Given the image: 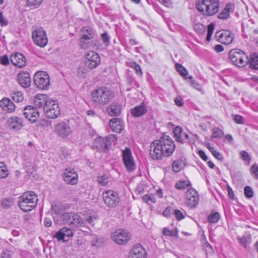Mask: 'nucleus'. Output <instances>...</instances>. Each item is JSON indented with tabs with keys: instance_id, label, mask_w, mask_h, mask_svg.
I'll return each instance as SVG.
<instances>
[{
	"instance_id": "obj_60",
	"label": "nucleus",
	"mask_w": 258,
	"mask_h": 258,
	"mask_svg": "<svg viewBox=\"0 0 258 258\" xmlns=\"http://www.w3.org/2000/svg\"><path fill=\"white\" fill-rule=\"evenodd\" d=\"M234 120L237 123L242 124L243 123V117L240 115H235Z\"/></svg>"
},
{
	"instance_id": "obj_55",
	"label": "nucleus",
	"mask_w": 258,
	"mask_h": 258,
	"mask_svg": "<svg viewBox=\"0 0 258 258\" xmlns=\"http://www.w3.org/2000/svg\"><path fill=\"white\" fill-rule=\"evenodd\" d=\"M174 214L178 220H180L184 218V216L183 213L178 210H175L174 211Z\"/></svg>"
},
{
	"instance_id": "obj_33",
	"label": "nucleus",
	"mask_w": 258,
	"mask_h": 258,
	"mask_svg": "<svg viewBox=\"0 0 258 258\" xmlns=\"http://www.w3.org/2000/svg\"><path fill=\"white\" fill-rule=\"evenodd\" d=\"M183 167V163L181 159L175 160L172 163V169L175 172H178Z\"/></svg>"
},
{
	"instance_id": "obj_2",
	"label": "nucleus",
	"mask_w": 258,
	"mask_h": 258,
	"mask_svg": "<svg viewBox=\"0 0 258 258\" xmlns=\"http://www.w3.org/2000/svg\"><path fill=\"white\" fill-rule=\"evenodd\" d=\"M114 97V93L109 88L105 87L98 88L91 92V99L96 105H105Z\"/></svg>"
},
{
	"instance_id": "obj_57",
	"label": "nucleus",
	"mask_w": 258,
	"mask_h": 258,
	"mask_svg": "<svg viewBox=\"0 0 258 258\" xmlns=\"http://www.w3.org/2000/svg\"><path fill=\"white\" fill-rule=\"evenodd\" d=\"M97 219V217L95 215H89L86 217V221L92 225L94 224V221Z\"/></svg>"
},
{
	"instance_id": "obj_40",
	"label": "nucleus",
	"mask_w": 258,
	"mask_h": 258,
	"mask_svg": "<svg viewBox=\"0 0 258 258\" xmlns=\"http://www.w3.org/2000/svg\"><path fill=\"white\" fill-rule=\"evenodd\" d=\"M163 234L166 236L177 237L178 235V231L177 229L170 230L169 228L165 227L163 229Z\"/></svg>"
},
{
	"instance_id": "obj_59",
	"label": "nucleus",
	"mask_w": 258,
	"mask_h": 258,
	"mask_svg": "<svg viewBox=\"0 0 258 258\" xmlns=\"http://www.w3.org/2000/svg\"><path fill=\"white\" fill-rule=\"evenodd\" d=\"M173 133L176 139H177V137L179 136V135L183 134V132L182 131L181 127L179 126L175 127Z\"/></svg>"
},
{
	"instance_id": "obj_29",
	"label": "nucleus",
	"mask_w": 258,
	"mask_h": 258,
	"mask_svg": "<svg viewBox=\"0 0 258 258\" xmlns=\"http://www.w3.org/2000/svg\"><path fill=\"white\" fill-rule=\"evenodd\" d=\"M147 111L146 106L144 103L131 109V114L135 117H140L145 114Z\"/></svg>"
},
{
	"instance_id": "obj_50",
	"label": "nucleus",
	"mask_w": 258,
	"mask_h": 258,
	"mask_svg": "<svg viewBox=\"0 0 258 258\" xmlns=\"http://www.w3.org/2000/svg\"><path fill=\"white\" fill-rule=\"evenodd\" d=\"M189 79L191 80L190 81L189 84L191 87H192L193 88H194L197 90H200V89H201L200 85L196 80H192V76H189L188 78H185V79Z\"/></svg>"
},
{
	"instance_id": "obj_28",
	"label": "nucleus",
	"mask_w": 258,
	"mask_h": 258,
	"mask_svg": "<svg viewBox=\"0 0 258 258\" xmlns=\"http://www.w3.org/2000/svg\"><path fill=\"white\" fill-rule=\"evenodd\" d=\"M50 99L48 98L46 95L37 94L34 99V103L37 108H40L45 105L48 100Z\"/></svg>"
},
{
	"instance_id": "obj_23",
	"label": "nucleus",
	"mask_w": 258,
	"mask_h": 258,
	"mask_svg": "<svg viewBox=\"0 0 258 258\" xmlns=\"http://www.w3.org/2000/svg\"><path fill=\"white\" fill-rule=\"evenodd\" d=\"M74 235V232L71 228L63 227L58 232H57L54 237L58 241L63 240L67 241L68 239H66V237L70 238Z\"/></svg>"
},
{
	"instance_id": "obj_51",
	"label": "nucleus",
	"mask_w": 258,
	"mask_h": 258,
	"mask_svg": "<svg viewBox=\"0 0 258 258\" xmlns=\"http://www.w3.org/2000/svg\"><path fill=\"white\" fill-rule=\"evenodd\" d=\"M203 245L207 254H213L214 251L213 249L209 243L206 242L203 244Z\"/></svg>"
},
{
	"instance_id": "obj_37",
	"label": "nucleus",
	"mask_w": 258,
	"mask_h": 258,
	"mask_svg": "<svg viewBox=\"0 0 258 258\" xmlns=\"http://www.w3.org/2000/svg\"><path fill=\"white\" fill-rule=\"evenodd\" d=\"M220 217V214L215 212L214 213H211L208 217V220L211 223H215L218 222Z\"/></svg>"
},
{
	"instance_id": "obj_25",
	"label": "nucleus",
	"mask_w": 258,
	"mask_h": 258,
	"mask_svg": "<svg viewBox=\"0 0 258 258\" xmlns=\"http://www.w3.org/2000/svg\"><path fill=\"white\" fill-rule=\"evenodd\" d=\"M107 112L111 116H119L121 111V106L117 102H113L106 108Z\"/></svg>"
},
{
	"instance_id": "obj_20",
	"label": "nucleus",
	"mask_w": 258,
	"mask_h": 258,
	"mask_svg": "<svg viewBox=\"0 0 258 258\" xmlns=\"http://www.w3.org/2000/svg\"><path fill=\"white\" fill-rule=\"evenodd\" d=\"M215 37L219 42L226 45L232 43L234 38L233 34L228 30L217 32Z\"/></svg>"
},
{
	"instance_id": "obj_7",
	"label": "nucleus",
	"mask_w": 258,
	"mask_h": 258,
	"mask_svg": "<svg viewBox=\"0 0 258 258\" xmlns=\"http://www.w3.org/2000/svg\"><path fill=\"white\" fill-rule=\"evenodd\" d=\"M103 199L105 204L110 208H114L118 205L120 199L118 193L114 190H107L103 192Z\"/></svg>"
},
{
	"instance_id": "obj_19",
	"label": "nucleus",
	"mask_w": 258,
	"mask_h": 258,
	"mask_svg": "<svg viewBox=\"0 0 258 258\" xmlns=\"http://www.w3.org/2000/svg\"><path fill=\"white\" fill-rule=\"evenodd\" d=\"M7 124L10 130L16 131L22 129L24 126L23 119L17 116L9 117L7 121Z\"/></svg>"
},
{
	"instance_id": "obj_14",
	"label": "nucleus",
	"mask_w": 258,
	"mask_h": 258,
	"mask_svg": "<svg viewBox=\"0 0 258 258\" xmlns=\"http://www.w3.org/2000/svg\"><path fill=\"white\" fill-rule=\"evenodd\" d=\"M62 178L67 184L74 185L78 182V176L75 169L69 167L64 170Z\"/></svg>"
},
{
	"instance_id": "obj_21",
	"label": "nucleus",
	"mask_w": 258,
	"mask_h": 258,
	"mask_svg": "<svg viewBox=\"0 0 258 258\" xmlns=\"http://www.w3.org/2000/svg\"><path fill=\"white\" fill-rule=\"evenodd\" d=\"M11 62L18 68H23L26 66V59L21 53H13L10 57Z\"/></svg>"
},
{
	"instance_id": "obj_12",
	"label": "nucleus",
	"mask_w": 258,
	"mask_h": 258,
	"mask_svg": "<svg viewBox=\"0 0 258 258\" xmlns=\"http://www.w3.org/2000/svg\"><path fill=\"white\" fill-rule=\"evenodd\" d=\"M111 139L110 136L105 138L97 137L94 140L93 147L98 151L105 152L111 145Z\"/></svg>"
},
{
	"instance_id": "obj_56",
	"label": "nucleus",
	"mask_w": 258,
	"mask_h": 258,
	"mask_svg": "<svg viewBox=\"0 0 258 258\" xmlns=\"http://www.w3.org/2000/svg\"><path fill=\"white\" fill-rule=\"evenodd\" d=\"M102 242V240L101 238L96 236L92 239V245L93 246H98V244L101 243Z\"/></svg>"
},
{
	"instance_id": "obj_38",
	"label": "nucleus",
	"mask_w": 258,
	"mask_h": 258,
	"mask_svg": "<svg viewBox=\"0 0 258 258\" xmlns=\"http://www.w3.org/2000/svg\"><path fill=\"white\" fill-rule=\"evenodd\" d=\"M175 69L177 72H178L180 75L183 76L185 79L186 76L188 74L187 70L184 68L181 64L177 63L175 64Z\"/></svg>"
},
{
	"instance_id": "obj_52",
	"label": "nucleus",
	"mask_w": 258,
	"mask_h": 258,
	"mask_svg": "<svg viewBox=\"0 0 258 258\" xmlns=\"http://www.w3.org/2000/svg\"><path fill=\"white\" fill-rule=\"evenodd\" d=\"M248 239L245 236H242L238 238V240L240 244L244 247H246L247 244L249 242Z\"/></svg>"
},
{
	"instance_id": "obj_54",
	"label": "nucleus",
	"mask_w": 258,
	"mask_h": 258,
	"mask_svg": "<svg viewBox=\"0 0 258 258\" xmlns=\"http://www.w3.org/2000/svg\"><path fill=\"white\" fill-rule=\"evenodd\" d=\"M0 63L4 66H7L9 64V59L7 55H5L0 56Z\"/></svg>"
},
{
	"instance_id": "obj_24",
	"label": "nucleus",
	"mask_w": 258,
	"mask_h": 258,
	"mask_svg": "<svg viewBox=\"0 0 258 258\" xmlns=\"http://www.w3.org/2000/svg\"><path fill=\"white\" fill-rule=\"evenodd\" d=\"M19 84L23 88H27L31 84V78L29 73L27 72L20 73L17 76Z\"/></svg>"
},
{
	"instance_id": "obj_47",
	"label": "nucleus",
	"mask_w": 258,
	"mask_h": 258,
	"mask_svg": "<svg viewBox=\"0 0 258 258\" xmlns=\"http://www.w3.org/2000/svg\"><path fill=\"white\" fill-rule=\"evenodd\" d=\"M250 172L253 178L258 179V165L254 164L250 168Z\"/></svg>"
},
{
	"instance_id": "obj_63",
	"label": "nucleus",
	"mask_w": 258,
	"mask_h": 258,
	"mask_svg": "<svg viewBox=\"0 0 258 258\" xmlns=\"http://www.w3.org/2000/svg\"><path fill=\"white\" fill-rule=\"evenodd\" d=\"M227 188L229 198L231 199H233L234 197V194L232 188L229 185H227Z\"/></svg>"
},
{
	"instance_id": "obj_5",
	"label": "nucleus",
	"mask_w": 258,
	"mask_h": 258,
	"mask_svg": "<svg viewBox=\"0 0 258 258\" xmlns=\"http://www.w3.org/2000/svg\"><path fill=\"white\" fill-rule=\"evenodd\" d=\"M229 57L231 62L238 67H244L248 64V56L240 49L231 50L229 52Z\"/></svg>"
},
{
	"instance_id": "obj_61",
	"label": "nucleus",
	"mask_w": 258,
	"mask_h": 258,
	"mask_svg": "<svg viewBox=\"0 0 258 258\" xmlns=\"http://www.w3.org/2000/svg\"><path fill=\"white\" fill-rule=\"evenodd\" d=\"M175 104L178 106H182L183 105V102L182 98L178 96L176 97L174 100Z\"/></svg>"
},
{
	"instance_id": "obj_30",
	"label": "nucleus",
	"mask_w": 258,
	"mask_h": 258,
	"mask_svg": "<svg viewBox=\"0 0 258 258\" xmlns=\"http://www.w3.org/2000/svg\"><path fill=\"white\" fill-rule=\"evenodd\" d=\"M81 32L82 37L81 38H85V39H91L93 37L94 33L93 30L89 27H83Z\"/></svg>"
},
{
	"instance_id": "obj_26",
	"label": "nucleus",
	"mask_w": 258,
	"mask_h": 258,
	"mask_svg": "<svg viewBox=\"0 0 258 258\" xmlns=\"http://www.w3.org/2000/svg\"><path fill=\"white\" fill-rule=\"evenodd\" d=\"M0 107L4 111L12 112L15 110L14 103L7 98H4L0 101Z\"/></svg>"
},
{
	"instance_id": "obj_1",
	"label": "nucleus",
	"mask_w": 258,
	"mask_h": 258,
	"mask_svg": "<svg viewBox=\"0 0 258 258\" xmlns=\"http://www.w3.org/2000/svg\"><path fill=\"white\" fill-rule=\"evenodd\" d=\"M175 149V144L171 137L163 134L159 140L151 144L150 156L154 160H162L163 158L170 157Z\"/></svg>"
},
{
	"instance_id": "obj_15",
	"label": "nucleus",
	"mask_w": 258,
	"mask_h": 258,
	"mask_svg": "<svg viewBox=\"0 0 258 258\" xmlns=\"http://www.w3.org/2000/svg\"><path fill=\"white\" fill-rule=\"evenodd\" d=\"M199 197L196 190L190 188L186 192L185 204L189 208L196 207L199 203Z\"/></svg>"
},
{
	"instance_id": "obj_35",
	"label": "nucleus",
	"mask_w": 258,
	"mask_h": 258,
	"mask_svg": "<svg viewBox=\"0 0 258 258\" xmlns=\"http://www.w3.org/2000/svg\"><path fill=\"white\" fill-rule=\"evenodd\" d=\"M9 175V171L6 165L0 162V178H6Z\"/></svg>"
},
{
	"instance_id": "obj_22",
	"label": "nucleus",
	"mask_w": 258,
	"mask_h": 258,
	"mask_svg": "<svg viewBox=\"0 0 258 258\" xmlns=\"http://www.w3.org/2000/svg\"><path fill=\"white\" fill-rule=\"evenodd\" d=\"M146 250L140 244H135L130 252V258H145Z\"/></svg>"
},
{
	"instance_id": "obj_10",
	"label": "nucleus",
	"mask_w": 258,
	"mask_h": 258,
	"mask_svg": "<svg viewBox=\"0 0 258 258\" xmlns=\"http://www.w3.org/2000/svg\"><path fill=\"white\" fill-rule=\"evenodd\" d=\"M100 63V56L96 52L90 51L85 54L84 63L86 67L94 69L97 68Z\"/></svg>"
},
{
	"instance_id": "obj_36",
	"label": "nucleus",
	"mask_w": 258,
	"mask_h": 258,
	"mask_svg": "<svg viewBox=\"0 0 258 258\" xmlns=\"http://www.w3.org/2000/svg\"><path fill=\"white\" fill-rule=\"evenodd\" d=\"M191 185L189 181H179L175 184V187L178 189H184Z\"/></svg>"
},
{
	"instance_id": "obj_44",
	"label": "nucleus",
	"mask_w": 258,
	"mask_h": 258,
	"mask_svg": "<svg viewBox=\"0 0 258 258\" xmlns=\"http://www.w3.org/2000/svg\"><path fill=\"white\" fill-rule=\"evenodd\" d=\"M143 200L147 204H150V203H155L156 202V199L153 195H144L143 197Z\"/></svg>"
},
{
	"instance_id": "obj_27",
	"label": "nucleus",
	"mask_w": 258,
	"mask_h": 258,
	"mask_svg": "<svg viewBox=\"0 0 258 258\" xmlns=\"http://www.w3.org/2000/svg\"><path fill=\"white\" fill-rule=\"evenodd\" d=\"M109 124L111 130L116 133H119L123 129L121 119L118 118H113L110 120Z\"/></svg>"
},
{
	"instance_id": "obj_34",
	"label": "nucleus",
	"mask_w": 258,
	"mask_h": 258,
	"mask_svg": "<svg viewBox=\"0 0 258 258\" xmlns=\"http://www.w3.org/2000/svg\"><path fill=\"white\" fill-rule=\"evenodd\" d=\"M110 180L109 177L106 174L99 176L97 178L98 182L102 186L107 185Z\"/></svg>"
},
{
	"instance_id": "obj_43",
	"label": "nucleus",
	"mask_w": 258,
	"mask_h": 258,
	"mask_svg": "<svg viewBox=\"0 0 258 258\" xmlns=\"http://www.w3.org/2000/svg\"><path fill=\"white\" fill-rule=\"evenodd\" d=\"M213 134L212 135V138H221L224 133L222 130L219 129L218 127H214L213 128Z\"/></svg>"
},
{
	"instance_id": "obj_4",
	"label": "nucleus",
	"mask_w": 258,
	"mask_h": 258,
	"mask_svg": "<svg viewBox=\"0 0 258 258\" xmlns=\"http://www.w3.org/2000/svg\"><path fill=\"white\" fill-rule=\"evenodd\" d=\"M198 11L203 15L211 16L216 14L219 9L218 0H199L197 2Z\"/></svg>"
},
{
	"instance_id": "obj_11",
	"label": "nucleus",
	"mask_w": 258,
	"mask_h": 258,
	"mask_svg": "<svg viewBox=\"0 0 258 258\" xmlns=\"http://www.w3.org/2000/svg\"><path fill=\"white\" fill-rule=\"evenodd\" d=\"M32 37L34 43L41 47H44L47 44V38L42 28H37L33 31Z\"/></svg>"
},
{
	"instance_id": "obj_64",
	"label": "nucleus",
	"mask_w": 258,
	"mask_h": 258,
	"mask_svg": "<svg viewBox=\"0 0 258 258\" xmlns=\"http://www.w3.org/2000/svg\"><path fill=\"white\" fill-rule=\"evenodd\" d=\"M200 157L204 161L208 160V157L206 155L205 153L203 150H200L198 152Z\"/></svg>"
},
{
	"instance_id": "obj_17",
	"label": "nucleus",
	"mask_w": 258,
	"mask_h": 258,
	"mask_svg": "<svg viewBox=\"0 0 258 258\" xmlns=\"http://www.w3.org/2000/svg\"><path fill=\"white\" fill-rule=\"evenodd\" d=\"M54 132L58 136L64 138L69 136L71 134L72 130L68 123L62 122L55 126Z\"/></svg>"
},
{
	"instance_id": "obj_6",
	"label": "nucleus",
	"mask_w": 258,
	"mask_h": 258,
	"mask_svg": "<svg viewBox=\"0 0 258 258\" xmlns=\"http://www.w3.org/2000/svg\"><path fill=\"white\" fill-rule=\"evenodd\" d=\"M61 219L65 224L75 227H81L84 225V221L81 216L74 213H67L62 214Z\"/></svg>"
},
{
	"instance_id": "obj_32",
	"label": "nucleus",
	"mask_w": 258,
	"mask_h": 258,
	"mask_svg": "<svg viewBox=\"0 0 258 258\" xmlns=\"http://www.w3.org/2000/svg\"><path fill=\"white\" fill-rule=\"evenodd\" d=\"M248 64L249 66L253 69H258V55L254 54L251 55L250 58H248Z\"/></svg>"
},
{
	"instance_id": "obj_31",
	"label": "nucleus",
	"mask_w": 258,
	"mask_h": 258,
	"mask_svg": "<svg viewBox=\"0 0 258 258\" xmlns=\"http://www.w3.org/2000/svg\"><path fill=\"white\" fill-rule=\"evenodd\" d=\"M232 9V5L227 4L221 13L218 15V18L220 19H226L230 16V12Z\"/></svg>"
},
{
	"instance_id": "obj_58",
	"label": "nucleus",
	"mask_w": 258,
	"mask_h": 258,
	"mask_svg": "<svg viewBox=\"0 0 258 258\" xmlns=\"http://www.w3.org/2000/svg\"><path fill=\"white\" fill-rule=\"evenodd\" d=\"M102 40L106 45H108L109 42V38L106 33H104L102 35Z\"/></svg>"
},
{
	"instance_id": "obj_16",
	"label": "nucleus",
	"mask_w": 258,
	"mask_h": 258,
	"mask_svg": "<svg viewBox=\"0 0 258 258\" xmlns=\"http://www.w3.org/2000/svg\"><path fill=\"white\" fill-rule=\"evenodd\" d=\"M122 158L124 164L128 170L133 171L135 169V164L132 156L131 150L128 148L123 150Z\"/></svg>"
},
{
	"instance_id": "obj_18",
	"label": "nucleus",
	"mask_w": 258,
	"mask_h": 258,
	"mask_svg": "<svg viewBox=\"0 0 258 258\" xmlns=\"http://www.w3.org/2000/svg\"><path fill=\"white\" fill-rule=\"evenodd\" d=\"M23 114L25 118L31 123L35 122L39 116V113L37 109L30 105L27 106L24 108Z\"/></svg>"
},
{
	"instance_id": "obj_41",
	"label": "nucleus",
	"mask_w": 258,
	"mask_h": 258,
	"mask_svg": "<svg viewBox=\"0 0 258 258\" xmlns=\"http://www.w3.org/2000/svg\"><path fill=\"white\" fill-rule=\"evenodd\" d=\"M27 6L37 8L41 5L43 0H25Z\"/></svg>"
},
{
	"instance_id": "obj_49",
	"label": "nucleus",
	"mask_w": 258,
	"mask_h": 258,
	"mask_svg": "<svg viewBox=\"0 0 258 258\" xmlns=\"http://www.w3.org/2000/svg\"><path fill=\"white\" fill-rule=\"evenodd\" d=\"M209 151L211 152V153L212 154V155L217 159L219 160H223V156L219 152H217L214 147H210L209 148Z\"/></svg>"
},
{
	"instance_id": "obj_46",
	"label": "nucleus",
	"mask_w": 258,
	"mask_h": 258,
	"mask_svg": "<svg viewBox=\"0 0 258 258\" xmlns=\"http://www.w3.org/2000/svg\"><path fill=\"white\" fill-rule=\"evenodd\" d=\"M245 196L247 198H251L253 196V191L249 186H246L244 189Z\"/></svg>"
},
{
	"instance_id": "obj_45",
	"label": "nucleus",
	"mask_w": 258,
	"mask_h": 258,
	"mask_svg": "<svg viewBox=\"0 0 258 258\" xmlns=\"http://www.w3.org/2000/svg\"><path fill=\"white\" fill-rule=\"evenodd\" d=\"M89 40L90 39H85V38H80L79 44L80 47L84 49L88 48L90 46Z\"/></svg>"
},
{
	"instance_id": "obj_48",
	"label": "nucleus",
	"mask_w": 258,
	"mask_h": 258,
	"mask_svg": "<svg viewBox=\"0 0 258 258\" xmlns=\"http://www.w3.org/2000/svg\"><path fill=\"white\" fill-rule=\"evenodd\" d=\"M239 155L240 156L241 158L244 161H247L248 164H249L250 161L251 160L250 156L249 154L245 151H241Z\"/></svg>"
},
{
	"instance_id": "obj_62",
	"label": "nucleus",
	"mask_w": 258,
	"mask_h": 258,
	"mask_svg": "<svg viewBox=\"0 0 258 258\" xmlns=\"http://www.w3.org/2000/svg\"><path fill=\"white\" fill-rule=\"evenodd\" d=\"M0 23L2 26H6L8 24V22L3 16L2 12L0 13Z\"/></svg>"
},
{
	"instance_id": "obj_3",
	"label": "nucleus",
	"mask_w": 258,
	"mask_h": 258,
	"mask_svg": "<svg viewBox=\"0 0 258 258\" xmlns=\"http://www.w3.org/2000/svg\"><path fill=\"white\" fill-rule=\"evenodd\" d=\"M37 201V196L35 192L28 191L19 197V206L22 211L28 212L36 207Z\"/></svg>"
},
{
	"instance_id": "obj_42",
	"label": "nucleus",
	"mask_w": 258,
	"mask_h": 258,
	"mask_svg": "<svg viewBox=\"0 0 258 258\" xmlns=\"http://www.w3.org/2000/svg\"><path fill=\"white\" fill-rule=\"evenodd\" d=\"M12 97L13 99L17 102H20L24 99V96L21 91L15 92L13 93Z\"/></svg>"
},
{
	"instance_id": "obj_9",
	"label": "nucleus",
	"mask_w": 258,
	"mask_h": 258,
	"mask_svg": "<svg viewBox=\"0 0 258 258\" xmlns=\"http://www.w3.org/2000/svg\"><path fill=\"white\" fill-rule=\"evenodd\" d=\"M49 77L45 72L39 71L35 73L34 76V82L35 85L39 89H46L49 85Z\"/></svg>"
},
{
	"instance_id": "obj_53",
	"label": "nucleus",
	"mask_w": 258,
	"mask_h": 258,
	"mask_svg": "<svg viewBox=\"0 0 258 258\" xmlns=\"http://www.w3.org/2000/svg\"><path fill=\"white\" fill-rule=\"evenodd\" d=\"M77 76L80 78H85L86 74V69L83 67H80L78 68L77 73Z\"/></svg>"
},
{
	"instance_id": "obj_8",
	"label": "nucleus",
	"mask_w": 258,
	"mask_h": 258,
	"mask_svg": "<svg viewBox=\"0 0 258 258\" xmlns=\"http://www.w3.org/2000/svg\"><path fill=\"white\" fill-rule=\"evenodd\" d=\"M44 111L46 115L49 118L54 119L60 114V109L56 100L50 99L47 103L44 105Z\"/></svg>"
},
{
	"instance_id": "obj_13",
	"label": "nucleus",
	"mask_w": 258,
	"mask_h": 258,
	"mask_svg": "<svg viewBox=\"0 0 258 258\" xmlns=\"http://www.w3.org/2000/svg\"><path fill=\"white\" fill-rule=\"evenodd\" d=\"M112 240L118 244H124L130 240L128 232L124 229H118L111 233Z\"/></svg>"
},
{
	"instance_id": "obj_39",
	"label": "nucleus",
	"mask_w": 258,
	"mask_h": 258,
	"mask_svg": "<svg viewBox=\"0 0 258 258\" xmlns=\"http://www.w3.org/2000/svg\"><path fill=\"white\" fill-rule=\"evenodd\" d=\"M130 67L133 68L136 73L139 76H142L143 75V72L142 71L141 67L135 61H132L130 63Z\"/></svg>"
}]
</instances>
